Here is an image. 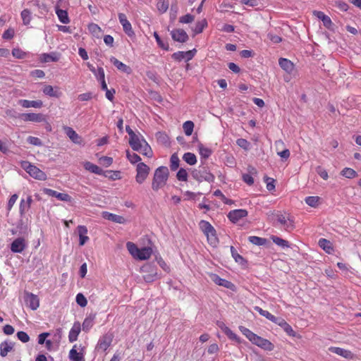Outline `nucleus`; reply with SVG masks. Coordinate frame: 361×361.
<instances>
[{"mask_svg": "<svg viewBox=\"0 0 361 361\" xmlns=\"http://www.w3.org/2000/svg\"><path fill=\"white\" fill-rule=\"evenodd\" d=\"M42 60L44 62H49V61H58L59 56L55 53L51 54H43L42 55Z\"/></svg>", "mask_w": 361, "mask_h": 361, "instance_id": "50", "label": "nucleus"}, {"mask_svg": "<svg viewBox=\"0 0 361 361\" xmlns=\"http://www.w3.org/2000/svg\"><path fill=\"white\" fill-rule=\"evenodd\" d=\"M114 339V335L111 333H107L102 336L98 341L97 345V349L105 352L111 345Z\"/></svg>", "mask_w": 361, "mask_h": 361, "instance_id": "10", "label": "nucleus"}, {"mask_svg": "<svg viewBox=\"0 0 361 361\" xmlns=\"http://www.w3.org/2000/svg\"><path fill=\"white\" fill-rule=\"evenodd\" d=\"M118 19L120 23L123 26V29L125 33L129 37L134 36L135 32L132 28L131 23L127 19L126 16L124 13H118Z\"/></svg>", "mask_w": 361, "mask_h": 361, "instance_id": "13", "label": "nucleus"}, {"mask_svg": "<svg viewBox=\"0 0 361 361\" xmlns=\"http://www.w3.org/2000/svg\"><path fill=\"white\" fill-rule=\"evenodd\" d=\"M238 328L252 344L267 351H272L274 349V345L270 341L257 335L245 326H240Z\"/></svg>", "mask_w": 361, "mask_h": 361, "instance_id": "1", "label": "nucleus"}, {"mask_svg": "<svg viewBox=\"0 0 361 361\" xmlns=\"http://www.w3.org/2000/svg\"><path fill=\"white\" fill-rule=\"evenodd\" d=\"M20 15L23 24L25 25H29L32 19L30 11L28 9H24Z\"/></svg>", "mask_w": 361, "mask_h": 361, "instance_id": "49", "label": "nucleus"}, {"mask_svg": "<svg viewBox=\"0 0 361 361\" xmlns=\"http://www.w3.org/2000/svg\"><path fill=\"white\" fill-rule=\"evenodd\" d=\"M171 37L174 41L178 42H185L188 39V35L186 32L180 28L174 29L171 32Z\"/></svg>", "mask_w": 361, "mask_h": 361, "instance_id": "15", "label": "nucleus"}, {"mask_svg": "<svg viewBox=\"0 0 361 361\" xmlns=\"http://www.w3.org/2000/svg\"><path fill=\"white\" fill-rule=\"evenodd\" d=\"M69 358L72 361H85L83 353L78 352L75 345L69 352Z\"/></svg>", "mask_w": 361, "mask_h": 361, "instance_id": "31", "label": "nucleus"}, {"mask_svg": "<svg viewBox=\"0 0 361 361\" xmlns=\"http://www.w3.org/2000/svg\"><path fill=\"white\" fill-rule=\"evenodd\" d=\"M154 37L158 44V45L164 50H169V44L167 42H164L163 40H161V37L158 35L157 32H154Z\"/></svg>", "mask_w": 361, "mask_h": 361, "instance_id": "54", "label": "nucleus"}, {"mask_svg": "<svg viewBox=\"0 0 361 361\" xmlns=\"http://www.w3.org/2000/svg\"><path fill=\"white\" fill-rule=\"evenodd\" d=\"M279 63L281 68L288 73H291L294 69V64L287 59L281 58Z\"/></svg>", "mask_w": 361, "mask_h": 361, "instance_id": "27", "label": "nucleus"}, {"mask_svg": "<svg viewBox=\"0 0 361 361\" xmlns=\"http://www.w3.org/2000/svg\"><path fill=\"white\" fill-rule=\"evenodd\" d=\"M93 326V321L91 319L86 318L82 323V330L88 331Z\"/></svg>", "mask_w": 361, "mask_h": 361, "instance_id": "64", "label": "nucleus"}, {"mask_svg": "<svg viewBox=\"0 0 361 361\" xmlns=\"http://www.w3.org/2000/svg\"><path fill=\"white\" fill-rule=\"evenodd\" d=\"M81 331L80 324L79 322L74 323L68 334V340L71 343L77 341L79 334Z\"/></svg>", "mask_w": 361, "mask_h": 361, "instance_id": "22", "label": "nucleus"}, {"mask_svg": "<svg viewBox=\"0 0 361 361\" xmlns=\"http://www.w3.org/2000/svg\"><path fill=\"white\" fill-rule=\"evenodd\" d=\"M180 159L177 154L174 153L170 158V168L172 171H176L179 167Z\"/></svg>", "mask_w": 361, "mask_h": 361, "instance_id": "45", "label": "nucleus"}, {"mask_svg": "<svg viewBox=\"0 0 361 361\" xmlns=\"http://www.w3.org/2000/svg\"><path fill=\"white\" fill-rule=\"evenodd\" d=\"M25 302L32 310H36L39 307V300L37 295L32 293H26Z\"/></svg>", "mask_w": 361, "mask_h": 361, "instance_id": "19", "label": "nucleus"}, {"mask_svg": "<svg viewBox=\"0 0 361 361\" xmlns=\"http://www.w3.org/2000/svg\"><path fill=\"white\" fill-rule=\"evenodd\" d=\"M197 50L193 49L187 51H177L172 54V58L178 61L185 60L186 61H190L195 55Z\"/></svg>", "mask_w": 361, "mask_h": 361, "instance_id": "12", "label": "nucleus"}, {"mask_svg": "<svg viewBox=\"0 0 361 361\" xmlns=\"http://www.w3.org/2000/svg\"><path fill=\"white\" fill-rule=\"evenodd\" d=\"M126 157L132 164L138 163L141 160V158L139 155L134 152H130L128 149L126 150Z\"/></svg>", "mask_w": 361, "mask_h": 361, "instance_id": "46", "label": "nucleus"}, {"mask_svg": "<svg viewBox=\"0 0 361 361\" xmlns=\"http://www.w3.org/2000/svg\"><path fill=\"white\" fill-rule=\"evenodd\" d=\"M16 336L23 343H27L30 341L29 335L25 331H18Z\"/></svg>", "mask_w": 361, "mask_h": 361, "instance_id": "60", "label": "nucleus"}, {"mask_svg": "<svg viewBox=\"0 0 361 361\" xmlns=\"http://www.w3.org/2000/svg\"><path fill=\"white\" fill-rule=\"evenodd\" d=\"M150 172V168L143 162H140L136 166L135 181L138 184H142L147 178Z\"/></svg>", "mask_w": 361, "mask_h": 361, "instance_id": "8", "label": "nucleus"}, {"mask_svg": "<svg viewBox=\"0 0 361 361\" xmlns=\"http://www.w3.org/2000/svg\"><path fill=\"white\" fill-rule=\"evenodd\" d=\"M87 29L94 37L97 38H99L101 37L102 30L97 24L91 23L88 25Z\"/></svg>", "mask_w": 361, "mask_h": 361, "instance_id": "34", "label": "nucleus"}, {"mask_svg": "<svg viewBox=\"0 0 361 361\" xmlns=\"http://www.w3.org/2000/svg\"><path fill=\"white\" fill-rule=\"evenodd\" d=\"M237 145L245 150L250 149V143L245 139L239 138L236 140Z\"/></svg>", "mask_w": 361, "mask_h": 361, "instance_id": "59", "label": "nucleus"}, {"mask_svg": "<svg viewBox=\"0 0 361 361\" xmlns=\"http://www.w3.org/2000/svg\"><path fill=\"white\" fill-rule=\"evenodd\" d=\"M319 199L318 196H309L305 199V202L312 207H317L319 204Z\"/></svg>", "mask_w": 361, "mask_h": 361, "instance_id": "47", "label": "nucleus"}, {"mask_svg": "<svg viewBox=\"0 0 361 361\" xmlns=\"http://www.w3.org/2000/svg\"><path fill=\"white\" fill-rule=\"evenodd\" d=\"M191 174L192 178L199 183L203 181L212 183L215 179L214 176L205 166H199L197 169H193Z\"/></svg>", "mask_w": 361, "mask_h": 361, "instance_id": "6", "label": "nucleus"}, {"mask_svg": "<svg viewBox=\"0 0 361 361\" xmlns=\"http://www.w3.org/2000/svg\"><path fill=\"white\" fill-rule=\"evenodd\" d=\"M43 192L49 196L55 197L58 200L63 202H70L72 200V197L67 193L59 192L56 190L49 188H44Z\"/></svg>", "mask_w": 361, "mask_h": 361, "instance_id": "14", "label": "nucleus"}, {"mask_svg": "<svg viewBox=\"0 0 361 361\" xmlns=\"http://www.w3.org/2000/svg\"><path fill=\"white\" fill-rule=\"evenodd\" d=\"M249 241L256 245H263L267 243V239L258 236H250Z\"/></svg>", "mask_w": 361, "mask_h": 361, "instance_id": "51", "label": "nucleus"}, {"mask_svg": "<svg viewBox=\"0 0 361 361\" xmlns=\"http://www.w3.org/2000/svg\"><path fill=\"white\" fill-rule=\"evenodd\" d=\"M126 247L128 250L129 253L135 258L138 254L140 248L137 247V246L132 242H128L126 243Z\"/></svg>", "mask_w": 361, "mask_h": 361, "instance_id": "43", "label": "nucleus"}, {"mask_svg": "<svg viewBox=\"0 0 361 361\" xmlns=\"http://www.w3.org/2000/svg\"><path fill=\"white\" fill-rule=\"evenodd\" d=\"M231 252L233 258L235 259V261L237 263H238L240 264H245L247 263V261L240 255H239L238 253V252L234 248V247H233V246L231 247Z\"/></svg>", "mask_w": 361, "mask_h": 361, "instance_id": "41", "label": "nucleus"}, {"mask_svg": "<svg viewBox=\"0 0 361 361\" xmlns=\"http://www.w3.org/2000/svg\"><path fill=\"white\" fill-rule=\"evenodd\" d=\"M247 215L248 212L246 209H239L230 211L227 217L231 222L235 224L240 219L246 217Z\"/></svg>", "mask_w": 361, "mask_h": 361, "instance_id": "11", "label": "nucleus"}, {"mask_svg": "<svg viewBox=\"0 0 361 361\" xmlns=\"http://www.w3.org/2000/svg\"><path fill=\"white\" fill-rule=\"evenodd\" d=\"M221 329L228 336V338L229 339H231L232 341H236L238 343H241V340H240V337L236 334H235L228 326H224V327L221 326Z\"/></svg>", "mask_w": 361, "mask_h": 361, "instance_id": "35", "label": "nucleus"}, {"mask_svg": "<svg viewBox=\"0 0 361 361\" xmlns=\"http://www.w3.org/2000/svg\"><path fill=\"white\" fill-rule=\"evenodd\" d=\"M210 278L213 282L216 284L225 287L226 288L233 290L235 288V285L229 281L221 279L219 276L216 274H212L210 275Z\"/></svg>", "mask_w": 361, "mask_h": 361, "instance_id": "17", "label": "nucleus"}, {"mask_svg": "<svg viewBox=\"0 0 361 361\" xmlns=\"http://www.w3.org/2000/svg\"><path fill=\"white\" fill-rule=\"evenodd\" d=\"M329 350L334 353H336L338 355H341L345 358H353V354L350 350H345L338 347H331L329 348Z\"/></svg>", "mask_w": 361, "mask_h": 361, "instance_id": "30", "label": "nucleus"}, {"mask_svg": "<svg viewBox=\"0 0 361 361\" xmlns=\"http://www.w3.org/2000/svg\"><path fill=\"white\" fill-rule=\"evenodd\" d=\"M13 349V345L6 341L0 343V355L2 357H6Z\"/></svg>", "mask_w": 361, "mask_h": 361, "instance_id": "36", "label": "nucleus"}, {"mask_svg": "<svg viewBox=\"0 0 361 361\" xmlns=\"http://www.w3.org/2000/svg\"><path fill=\"white\" fill-rule=\"evenodd\" d=\"M140 271L142 273H145L143 276V279L147 283L153 282L159 278L157 269L151 264H146L143 265L140 268Z\"/></svg>", "mask_w": 361, "mask_h": 361, "instance_id": "9", "label": "nucleus"}, {"mask_svg": "<svg viewBox=\"0 0 361 361\" xmlns=\"http://www.w3.org/2000/svg\"><path fill=\"white\" fill-rule=\"evenodd\" d=\"M183 159L189 165H195L197 163V158L195 154L186 152L183 156Z\"/></svg>", "mask_w": 361, "mask_h": 361, "instance_id": "39", "label": "nucleus"}, {"mask_svg": "<svg viewBox=\"0 0 361 361\" xmlns=\"http://www.w3.org/2000/svg\"><path fill=\"white\" fill-rule=\"evenodd\" d=\"M110 61L120 71H122L128 74H130L131 73V68L123 62L118 60L116 58L112 56L110 59Z\"/></svg>", "mask_w": 361, "mask_h": 361, "instance_id": "24", "label": "nucleus"}, {"mask_svg": "<svg viewBox=\"0 0 361 361\" xmlns=\"http://www.w3.org/2000/svg\"><path fill=\"white\" fill-rule=\"evenodd\" d=\"M27 142L35 146H42V142L41 140L37 137L29 136L27 139Z\"/></svg>", "mask_w": 361, "mask_h": 361, "instance_id": "63", "label": "nucleus"}, {"mask_svg": "<svg viewBox=\"0 0 361 361\" xmlns=\"http://www.w3.org/2000/svg\"><path fill=\"white\" fill-rule=\"evenodd\" d=\"M75 300L77 304L82 307H85L87 305V300L82 293H78Z\"/></svg>", "mask_w": 361, "mask_h": 361, "instance_id": "56", "label": "nucleus"}, {"mask_svg": "<svg viewBox=\"0 0 361 361\" xmlns=\"http://www.w3.org/2000/svg\"><path fill=\"white\" fill-rule=\"evenodd\" d=\"M152 254V250L151 247H145L139 250L138 254L135 259L140 260H146L150 258Z\"/></svg>", "mask_w": 361, "mask_h": 361, "instance_id": "28", "label": "nucleus"}, {"mask_svg": "<svg viewBox=\"0 0 361 361\" xmlns=\"http://www.w3.org/2000/svg\"><path fill=\"white\" fill-rule=\"evenodd\" d=\"M21 167L35 179L45 180L47 178V174L44 171L29 161H23Z\"/></svg>", "mask_w": 361, "mask_h": 361, "instance_id": "7", "label": "nucleus"}, {"mask_svg": "<svg viewBox=\"0 0 361 361\" xmlns=\"http://www.w3.org/2000/svg\"><path fill=\"white\" fill-rule=\"evenodd\" d=\"M83 166L85 170L93 173L97 175H102L103 174V170L99 168L98 166H97L94 164H92L90 161H85L83 164Z\"/></svg>", "mask_w": 361, "mask_h": 361, "instance_id": "26", "label": "nucleus"}, {"mask_svg": "<svg viewBox=\"0 0 361 361\" xmlns=\"http://www.w3.org/2000/svg\"><path fill=\"white\" fill-rule=\"evenodd\" d=\"M273 242L279 246L285 247H289L288 242L286 240H283L279 237L274 236L272 237Z\"/></svg>", "mask_w": 361, "mask_h": 361, "instance_id": "58", "label": "nucleus"}, {"mask_svg": "<svg viewBox=\"0 0 361 361\" xmlns=\"http://www.w3.org/2000/svg\"><path fill=\"white\" fill-rule=\"evenodd\" d=\"M207 25L208 23L205 18L197 21L195 23V27L192 28L194 35L202 33L204 28L207 27Z\"/></svg>", "mask_w": 361, "mask_h": 361, "instance_id": "32", "label": "nucleus"}, {"mask_svg": "<svg viewBox=\"0 0 361 361\" xmlns=\"http://www.w3.org/2000/svg\"><path fill=\"white\" fill-rule=\"evenodd\" d=\"M99 162L101 164L104 166L105 167L110 166L113 163V159L110 157H102L99 159Z\"/></svg>", "mask_w": 361, "mask_h": 361, "instance_id": "61", "label": "nucleus"}, {"mask_svg": "<svg viewBox=\"0 0 361 361\" xmlns=\"http://www.w3.org/2000/svg\"><path fill=\"white\" fill-rule=\"evenodd\" d=\"M26 243L23 238L15 239L11 244V250L14 253H21L25 248Z\"/></svg>", "mask_w": 361, "mask_h": 361, "instance_id": "16", "label": "nucleus"}, {"mask_svg": "<svg viewBox=\"0 0 361 361\" xmlns=\"http://www.w3.org/2000/svg\"><path fill=\"white\" fill-rule=\"evenodd\" d=\"M64 130L67 136L73 142L78 145H81L82 143V137L72 128L64 127Z\"/></svg>", "mask_w": 361, "mask_h": 361, "instance_id": "20", "label": "nucleus"}, {"mask_svg": "<svg viewBox=\"0 0 361 361\" xmlns=\"http://www.w3.org/2000/svg\"><path fill=\"white\" fill-rule=\"evenodd\" d=\"M42 91L44 94L53 97H59L61 94V93L59 94L56 91H54L53 87L49 85H44Z\"/></svg>", "mask_w": 361, "mask_h": 361, "instance_id": "42", "label": "nucleus"}, {"mask_svg": "<svg viewBox=\"0 0 361 361\" xmlns=\"http://www.w3.org/2000/svg\"><path fill=\"white\" fill-rule=\"evenodd\" d=\"M18 103L23 107V108H37L39 109L43 106V102L41 100H35V101H30L27 99H20L18 101Z\"/></svg>", "mask_w": 361, "mask_h": 361, "instance_id": "23", "label": "nucleus"}, {"mask_svg": "<svg viewBox=\"0 0 361 361\" xmlns=\"http://www.w3.org/2000/svg\"><path fill=\"white\" fill-rule=\"evenodd\" d=\"M156 259L158 264L161 267V268L166 272L169 273L171 271L170 267L164 260V259L161 257H157Z\"/></svg>", "mask_w": 361, "mask_h": 361, "instance_id": "57", "label": "nucleus"}, {"mask_svg": "<svg viewBox=\"0 0 361 361\" xmlns=\"http://www.w3.org/2000/svg\"><path fill=\"white\" fill-rule=\"evenodd\" d=\"M129 145L134 151L139 152L142 155L151 158L153 156V152L151 147L143 137L135 135L129 139Z\"/></svg>", "mask_w": 361, "mask_h": 361, "instance_id": "3", "label": "nucleus"}, {"mask_svg": "<svg viewBox=\"0 0 361 361\" xmlns=\"http://www.w3.org/2000/svg\"><path fill=\"white\" fill-rule=\"evenodd\" d=\"M341 175L347 178H354L358 176L357 173L351 168L345 167L341 171Z\"/></svg>", "mask_w": 361, "mask_h": 361, "instance_id": "38", "label": "nucleus"}, {"mask_svg": "<svg viewBox=\"0 0 361 361\" xmlns=\"http://www.w3.org/2000/svg\"><path fill=\"white\" fill-rule=\"evenodd\" d=\"M201 231L207 237L208 243L212 247H216L219 244V238L214 227L207 221L201 220L199 222Z\"/></svg>", "mask_w": 361, "mask_h": 361, "instance_id": "4", "label": "nucleus"}, {"mask_svg": "<svg viewBox=\"0 0 361 361\" xmlns=\"http://www.w3.org/2000/svg\"><path fill=\"white\" fill-rule=\"evenodd\" d=\"M255 310L257 311V312H259V314L264 317H266L267 319H269V321L272 322L275 320V316L273 315L272 314H271L269 312L267 311V310H264L263 309H262L261 307H258V306H255L254 307Z\"/></svg>", "mask_w": 361, "mask_h": 361, "instance_id": "40", "label": "nucleus"}, {"mask_svg": "<svg viewBox=\"0 0 361 361\" xmlns=\"http://www.w3.org/2000/svg\"><path fill=\"white\" fill-rule=\"evenodd\" d=\"M188 174L187 171L183 169L180 168L176 174V178L179 181H187L188 180Z\"/></svg>", "mask_w": 361, "mask_h": 361, "instance_id": "52", "label": "nucleus"}, {"mask_svg": "<svg viewBox=\"0 0 361 361\" xmlns=\"http://www.w3.org/2000/svg\"><path fill=\"white\" fill-rule=\"evenodd\" d=\"M313 14L317 18H319V20H321L323 22L324 25L325 27L329 28L331 27V25H332V21H331V18L328 16L325 15L322 11H314L313 12Z\"/></svg>", "mask_w": 361, "mask_h": 361, "instance_id": "29", "label": "nucleus"}, {"mask_svg": "<svg viewBox=\"0 0 361 361\" xmlns=\"http://www.w3.org/2000/svg\"><path fill=\"white\" fill-rule=\"evenodd\" d=\"M12 55L16 59H23L27 56V53L20 48H14L12 50Z\"/></svg>", "mask_w": 361, "mask_h": 361, "instance_id": "53", "label": "nucleus"}, {"mask_svg": "<svg viewBox=\"0 0 361 361\" xmlns=\"http://www.w3.org/2000/svg\"><path fill=\"white\" fill-rule=\"evenodd\" d=\"M275 216L277 222L283 226L285 231L290 232L295 229V219L290 214L278 212Z\"/></svg>", "mask_w": 361, "mask_h": 361, "instance_id": "5", "label": "nucleus"}, {"mask_svg": "<svg viewBox=\"0 0 361 361\" xmlns=\"http://www.w3.org/2000/svg\"><path fill=\"white\" fill-rule=\"evenodd\" d=\"M318 244L328 254H331L334 251L332 243L325 238H320Z\"/></svg>", "mask_w": 361, "mask_h": 361, "instance_id": "33", "label": "nucleus"}, {"mask_svg": "<svg viewBox=\"0 0 361 361\" xmlns=\"http://www.w3.org/2000/svg\"><path fill=\"white\" fill-rule=\"evenodd\" d=\"M169 178V170L166 166H161L155 169L152 180L151 188L152 190L157 192L160 190L164 188L166 185Z\"/></svg>", "mask_w": 361, "mask_h": 361, "instance_id": "2", "label": "nucleus"}, {"mask_svg": "<svg viewBox=\"0 0 361 361\" xmlns=\"http://www.w3.org/2000/svg\"><path fill=\"white\" fill-rule=\"evenodd\" d=\"M102 217L109 221L118 223V224H125L126 219L123 216L117 215L115 214H112L108 212H102Z\"/></svg>", "mask_w": 361, "mask_h": 361, "instance_id": "21", "label": "nucleus"}, {"mask_svg": "<svg viewBox=\"0 0 361 361\" xmlns=\"http://www.w3.org/2000/svg\"><path fill=\"white\" fill-rule=\"evenodd\" d=\"M21 118L24 121L40 123L45 121V117L42 114L25 113L21 114Z\"/></svg>", "mask_w": 361, "mask_h": 361, "instance_id": "18", "label": "nucleus"}, {"mask_svg": "<svg viewBox=\"0 0 361 361\" xmlns=\"http://www.w3.org/2000/svg\"><path fill=\"white\" fill-rule=\"evenodd\" d=\"M56 13L59 20L62 23L67 24L70 22L68 12L66 11L62 10V9H57L56 11Z\"/></svg>", "mask_w": 361, "mask_h": 361, "instance_id": "37", "label": "nucleus"}, {"mask_svg": "<svg viewBox=\"0 0 361 361\" xmlns=\"http://www.w3.org/2000/svg\"><path fill=\"white\" fill-rule=\"evenodd\" d=\"M194 20H195V16L193 15L188 13L185 16L180 17L179 23H182V24H188V23H192L194 21Z\"/></svg>", "mask_w": 361, "mask_h": 361, "instance_id": "55", "label": "nucleus"}, {"mask_svg": "<svg viewBox=\"0 0 361 361\" xmlns=\"http://www.w3.org/2000/svg\"><path fill=\"white\" fill-rule=\"evenodd\" d=\"M78 231L80 238L79 244L82 246L89 240V237L87 235V228L85 226H78Z\"/></svg>", "mask_w": 361, "mask_h": 361, "instance_id": "25", "label": "nucleus"}, {"mask_svg": "<svg viewBox=\"0 0 361 361\" xmlns=\"http://www.w3.org/2000/svg\"><path fill=\"white\" fill-rule=\"evenodd\" d=\"M169 1L166 0H158L157 8L160 13H164L169 8Z\"/></svg>", "mask_w": 361, "mask_h": 361, "instance_id": "44", "label": "nucleus"}, {"mask_svg": "<svg viewBox=\"0 0 361 361\" xmlns=\"http://www.w3.org/2000/svg\"><path fill=\"white\" fill-rule=\"evenodd\" d=\"M184 133L186 135L190 136L192 135L194 129V123L191 121H185L183 125Z\"/></svg>", "mask_w": 361, "mask_h": 361, "instance_id": "48", "label": "nucleus"}, {"mask_svg": "<svg viewBox=\"0 0 361 361\" xmlns=\"http://www.w3.org/2000/svg\"><path fill=\"white\" fill-rule=\"evenodd\" d=\"M199 150L201 157L204 158H208L212 154V151L209 148L203 147L202 145L200 146Z\"/></svg>", "mask_w": 361, "mask_h": 361, "instance_id": "62", "label": "nucleus"}]
</instances>
